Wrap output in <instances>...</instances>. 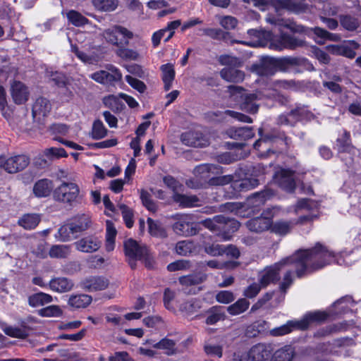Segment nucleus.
<instances>
[{
	"label": "nucleus",
	"mask_w": 361,
	"mask_h": 361,
	"mask_svg": "<svg viewBox=\"0 0 361 361\" xmlns=\"http://www.w3.org/2000/svg\"><path fill=\"white\" fill-rule=\"evenodd\" d=\"M277 71L276 59L265 56L261 60L260 66L257 70V73L261 75H272Z\"/></svg>",
	"instance_id": "nucleus-20"
},
{
	"label": "nucleus",
	"mask_w": 361,
	"mask_h": 361,
	"mask_svg": "<svg viewBox=\"0 0 361 361\" xmlns=\"http://www.w3.org/2000/svg\"><path fill=\"white\" fill-rule=\"evenodd\" d=\"M196 251V246L192 240L179 241L176 245V252L179 255L186 256Z\"/></svg>",
	"instance_id": "nucleus-39"
},
{
	"label": "nucleus",
	"mask_w": 361,
	"mask_h": 361,
	"mask_svg": "<svg viewBox=\"0 0 361 361\" xmlns=\"http://www.w3.org/2000/svg\"><path fill=\"white\" fill-rule=\"evenodd\" d=\"M327 317V314L320 311L308 312L299 320L288 321L286 324L272 329L271 334L274 336H279L289 334L294 329L305 330L312 324L324 321Z\"/></svg>",
	"instance_id": "nucleus-2"
},
{
	"label": "nucleus",
	"mask_w": 361,
	"mask_h": 361,
	"mask_svg": "<svg viewBox=\"0 0 361 361\" xmlns=\"http://www.w3.org/2000/svg\"><path fill=\"white\" fill-rule=\"evenodd\" d=\"M77 233L75 232V229L71 222L61 226L57 232L56 238L59 240L66 242L71 240L73 238H76Z\"/></svg>",
	"instance_id": "nucleus-35"
},
{
	"label": "nucleus",
	"mask_w": 361,
	"mask_h": 361,
	"mask_svg": "<svg viewBox=\"0 0 361 361\" xmlns=\"http://www.w3.org/2000/svg\"><path fill=\"white\" fill-rule=\"evenodd\" d=\"M126 80L133 88L140 93L144 92L147 89L145 84L142 81L130 75H126Z\"/></svg>",
	"instance_id": "nucleus-60"
},
{
	"label": "nucleus",
	"mask_w": 361,
	"mask_h": 361,
	"mask_svg": "<svg viewBox=\"0 0 361 361\" xmlns=\"http://www.w3.org/2000/svg\"><path fill=\"white\" fill-rule=\"evenodd\" d=\"M92 302V298L86 294L73 295L68 299V305L73 308H85Z\"/></svg>",
	"instance_id": "nucleus-31"
},
{
	"label": "nucleus",
	"mask_w": 361,
	"mask_h": 361,
	"mask_svg": "<svg viewBox=\"0 0 361 361\" xmlns=\"http://www.w3.org/2000/svg\"><path fill=\"white\" fill-rule=\"evenodd\" d=\"M172 218L175 221L172 228L177 235L188 237L195 235L198 233V224L193 222L192 215L177 214L173 216Z\"/></svg>",
	"instance_id": "nucleus-4"
},
{
	"label": "nucleus",
	"mask_w": 361,
	"mask_h": 361,
	"mask_svg": "<svg viewBox=\"0 0 361 361\" xmlns=\"http://www.w3.org/2000/svg\"><path fill=\"white\" fill-rule=\"evenodd\" d=\"M51 110L50 102L44 97H39L36 99L32 106V116L34 118H40L46 116Z\"/></svg>",
	"instance_id": "nucleus-21"
},
{
	"label": "nucleus",
	"mask_w": 361,
	"mask_h": 361,
	"mask_svg": "<svg viewBox=\"0 0 361 361\" xmlns=\"http://www.w3.org/2000/svg\"><path fill=\"white\" fill-rule=\"evenodd\" d=\"M305 42L302 39L295 38L290 35L281 33L279 36L274 37L269 44V47L272 49L281 51L285 49H295L298 47H303Z\"/></svg>",
	"instance_id": "nucleus-8"
},
{
	"label": "nucleus",
	"mask_w": 361,
	"mask_h": 361,
	"mask_svg": "<svg viewBox=\"0 0 361 361\" xmlns=\"http://www.w3.org/2000/svg\"><path fill=\"white\" fill-rule=\"evenodd\" d=\"M118 54L126 60H137L140 56L137 51L131 49H121Z\"/></svg>",
	"instance_id": "nucleus-64"
},
{
	"label": "nucleus",
	"mask_w": 361,
	"mask_h": 361,
	"mask_svg": "<svg viewBox=\"0 0 361 361\" xmlns=\"http://www.w3.org/2000/svg\"><path fill=\"white\" fill-rule=\"evenodd\" d=\"M124 250L126 257L130 259L129 263L132 268L135 267V260L146 259L148 255L147 248L132 238L124 242Z\"/></svg>",
	"instance_id": "nucleus-7"
},
{
	"label": "nucleus",
	"mask_w": 361,
	"mask_h": 361,
	"mask_svg": "<svg viewBox=\"0 0 361 361\" xmlns=\"http://www.w3.org/2000/svg\"><path fill=\"white\" fill-rule=\"evenodd\" d=\"M207 276L202 272L195 273L179 278V283L185 286H195L206 281Z\"/></svg>",
	"instance_id": "nucleus-27"
},
{
	"label": "nucleus",
	"mask_w": 361,
	"mask_h": 361,
	"mask_svg": "<svg viewBox=\"0 0 361 361\" xmlns=\"http://www.w3.org/2000/svg\"><path fill=\"white\" fill-rule=\"evenodd\" d=\"M216 18H218L219 23L221 27L226 30H232L237 26L238 20L233 16H216Z\"/></svg>",
	"instance_id": "nucleus-51"
},
{
	"label": "nucleus",
	"mask_w": 361,
	"mask_h": 361,
	"mask_svg": "<svg viewBox=\"0 0 361 361\" xmlns=\"http://www.w3.org/2000/svg\"><path fill=\"white\" fill-rule=\"evenodd\" d=\"M311 30L316 36L321 38L322 39H330L333 41H336L339 38L338 35L329 32L326 30L319 27L312 28Z\"/></svg>",
	"instance_id": "nucleus-53"
},
{
	"label": "nucleus",
	"mask_w": 361,
	"mask_h": 361,
	"mask_svg": "<svg viewBox=\"0 0 361 361\" xmlns=\"http://www.w3.org/2000/svg\"><path fill=\"white\" fill-rule=\"evenodd\" d=\"M94 7L100 11L111 12L116 9L118 0H92Z\"/></svg>",
	"instance_id": "nucleus-37"
},
{
	"label": "nucleus",
	"mask_w": 361,
	"mask_h": 361,
	"mask_svg": "<svg viewBox=\"0 0 361 361\" xmlns=\"http://www.w3.org/2000/svg\"><path fill=\"white\" fill-rule=\"evenodd\" d=\"M118 207L121 211L126 226L128 228H131L133 225V214L132 211L126 205L123 204H119Z\"/></svg>",
	"instance_id": "nucleus-57"
},
{
	"label": "nucleus",
	"mask_w": 361,
	"mask_h": 361,
	"mask_svg": "<svg viewBox=\"0 0 361 361\" xmlns=\"http://www.w3.org/2000/svg\"><path fill=\"white\" fill-rule=\"evenodd\" d=\"M52 189L53 184L51 180L42 179L35 184L33 192L37 197H42L49 195Z\"/></svg>",
	"instance_id": "nucleus-26"
},
{
	"label": "nucleus",
	"mask_w": 361,
	"mask_h": 361,
	"mask_svg": "<svg viewBox=\"0 0 361 361\" xmlns=\"http://www.w3.org/2000/svg\"><path fill=\"white\" fill-rule=\"evenodd\" d=\"M274 195V192L271 189H266L260 192H256L250 195V205L252 207H258L263 205L267 200H269Z\"/></svg>",
	"instance_id": "nucleus-25"
},
{
	"label": "nucleus",
	"mask_w": 361,
	"mask_h": 361,
	"mask_svg": "<svg viewBox=\"0 0 361 361\" xmlns=\"http://www.w3.org/2000/svg\"><path fill=\"white\" fill-rule=\"evenodd\" d=\"M336 259V256L327 247L317 243L310 249L300 250L291 256L266 267L259 273V281L262 286L267 287L280 279V273L286 267L293 265L298 278L306 276Z\"/></svg>",
	"instance_id": "nucleus-1"
},
{
	"label": "nucleus",
	"mask_w": 361,
	"mask_h": 361,
	"mask_svg": "<svg viewBox=\"0 0 361 361\" xmlns=\"http://www.w3.org/2000/svg\"><path fill=\"white\" fill-rule=\"evenodd\" d=\"M164 183L168 188L173 190V194L178 192L183 186L179 181L171 176H165L164 178Z\"/></svg>",
	"instance_id": "nucleus-63"
},
{
	"label": "nucleus",
	"mask_w": 361,
	"mask_h": 361,
	"mask_svg": "<svg viewBox=\"0 0 361 361\" xmlns=\"http://www.w3.org/2000/svg\"><path fill=\"white\" fill-rule=\"evenodd\" d=\"M286 267L285 273L283 274L282 281L279 285V288L282 292L286 293V290L292 285L294 279L293 272L290 269H287Z\"/></svg>",
	"instance_id": "nucleus-46"
},
{
	"label": "nucleus",
	"mask_w": 361,
	"mask_h": 361,
	"mask_svg": "<svg viewBox=\"0 0 361 361\" xmlns=\"http://www.w3.org/2000/svg\"><path fill=\"white\" fill-rule=\"evenodd\" d=\"M270 345L258 343L250 350V360L252 361H264L268 360L271 355Z\"/></svg>",
	"instance_id": "nucleus-18"
},
{
	"label": "nucleus",
	"mask_w": 361,
	"mask_h": 361,
	"mask_svg": "<svg viewBox=\"0 0 361 361\" xmlns=\"http://www.w3.org/2000/svg\"><path fill=\"white\" fill-rule=\"evenodd\" d=\"M90 78L94 81L107 85H114L122 79L120 71L112 65H108L106 70L99 71L91 74Z\"/></svg>",
	"instance_id": "nucleus-9"
},
{
	"label": "nucleus",
	"mask_w": 361,
	"mask_h": 361,
	"mask_svg": "<svg viewBox=\"0 0 361 361\" xmlns=\"http://www.w3.org/2000/svg\"><path fill=\"white\" fill-rule=\"evenodd\" d=\"M44 154L49 159L66 157V152L61 147H51L44 150Z\"/></svg>",
	"instance_id": "nucleus-56"
},
{
	"label": "nucleus",
	"mask_w": 361,
	"mask_h": 361,
	"mask_svg": "<svg viewBox=\"0 0 361 361\" xmlns=\"http://www.w3.org/2000/svg\"><path fill=\"white\" fill-rule=\"evenodd\" d=\"M61 314L60 308L56 305H50L39 310L42 317H57Z\"/></svg>",
	"instance_id": "nucleus-61"
},
{
	"label": "nucleus",
	"mask_w": 361,
	"mask_h": 361,
	"mask_svg": "<svg viewBox=\"0 0 361 361\" xmlns=\"http://www.w3.org/2000/svg\"><path fill=\"white\" fill-rule=\"evenodd\" d=\"M190 262L188 260L180 259L170 263L167 266V269L169 271H175L178 270H187L190 268Z\"/></svg>",
	"instance_id": "nucleus-54"
},
{
	"label": "nucleus",
	"mask_w": 361,
	"mask_h": 361,
	"mask_svg": "<svg viewBox=\"0 0 361 361\" xmlns=\"http://www.w3.org/2000/svg\"><path fill=\"white\" fill-rule=\"evenodd\" d=\"M52 302V297L42 292L31 295L28 298V304L32 307L43 306Z\"/></svg>",
	"instance_id": "nucleus-29"
},
{
	"label": "nucleus",
	"mask_w": 361,
	"mask_h": 361,
	"mask_svg": "<svg viewBox=\"0 0 361 361\" xmlns=\"http://www.w3.org/2000/svg\"><path fill=\"white\" fill-rule=\"evenodd\" d=\"M66 17L72 25L76 27L83 26L88 23V19L79 12L71 10L66 13Z\"/></svg>",
	"instance_id": "nucleus-41"
},
{
	"label": "nucleus",
	"mask_w": 361,
	"mask_h": 361,
	"mask_svg": "<svg viewBox=\"0 0 361 361\" xmlns=\"http://www.w3.org/2000/svg\"><path fill=\"white\" fill-rule=\"evenodd\" d=\"M213 165L201 164L194 169V174L201 179H207L209 178V173L212 171Z\"/></svg>",
	"instance_id": "nucleus-55"
},
{
	"label": "nucleus",
	"mask_w": 361,
	"mask_h": 361,
	"mask_svg": "<svg viewBox=\"0 0 361 361\" xmlns=\"http://www.w3.org/2000/svg\"><path fill=\"white\" fill-rule=\"evenodd\" d=\"M263 213L260 216L253 218L250 220V231L255 232H262L269 229L271 226V219L272 217L271 210L269 209Z\"/></svg>",
	"instance_id": "nucleus-14"
},
{
	"label": "nucleus",
	"mask_w": 361,
	"mask_h": 361,
	"mask_svg": "<svg viewBox=\"0 0 361 361\" xmlns=\"http://www.w3.org/2000/svg\"><path fill=\"white\" fill-rule=\"evenodd\" d=\"M229 92L231 94L233 97H235V99L238 97V95L240 97L243 98L245 100V103L243 104L244 108L246 107L247 105V102L248 99V96L246 94L245 90L243 89L240 86H235V85H231L228 87Z\"/></svg>",
	"instance_id": "nucleus-58"
},
{
	"label": "nucleus",
	"mask_w": 361,
	"mask_h": 361,
	"mask_svg": "<svg viewBox=\"0 0 361 361\" xmlns=\"http://www.w3.org/2000/svg\"><path fill=\"white\" fill-rule=\"evenodd\" d=\"M336 146L339 152L348 151L351 147V140L350 133L345 130L341 138L336 140Z\"/></svg>",
	"instance_id": "nucleus-45"
},
{
	"label": "nucleus",
	"mask_w": 361,
	"mask_h": 361,
	"mask_svg": "<svg viewBox=\"0 0 361 361\" xmlns=\"http://www.w3.org/2000/svg\"><path fill=\"white\" fill-rule=\"evenodd\" d=\"M75 249L81 252L92 253L97 252L102 246V241L96 236L83 237L73 243Z\"/></svg>",
	"instance_id": "nucleus-11"
},
{
	"label": "nucleus",
	"mask_w": 361,
	"mask_h": 361,
	"mask_svg": "<svg viewBox=\"0 0 361 361\" xmlns=\"http://www.w3.org/2000/svg\"><path fill=\"white\" fill-rule=\"evenodd\" d=\"M273 6L277 11L281 9H287L290 11L298 12L300 10V4L297 0H274Z\"/></svg>",
	"instance_id": "nucleus-30"
},
{
	"label": "nucleus",
	"mask_w": 361,
	"mask_h": 361,
	"mask_svg": "<svg viewBox=\"0 0 361 361\" xmlns=\"http://www.w3.org/2000/svg\"><path fill=\"white\" fill-rule=\"evenodd\" d=\"M234 299L233 293L228 290H221L216 295V300L220 303L228 304L233 301Z\"/></svg>",
	"instance_id": "nucleus-62"
},
{
	"label": "nucleus",
	"mask_w": 361,
	"mask_h": 361,
	"mask_svg": "<svg viewBox=\"0 0 361 361\" xmlns=\"http://www.w3.org/2000/svg\"><path fill=\"white\" fill-rule=\"evenodd\" d=\"M160 69L162 72V80L164 83V88L169 90L172 87V82L175 78V71L173 65L171 63H166L161 66Z\"/></svg>",
	"instance_id": "nucleus-28"
},
{
	"label": "nucleus",
	"mask_w": 361,
	"mask_h": 361,
	"mask_svg": "<svg viewBox=\"0 0 361 361\" xmlns=\"http://www.w3.org/2000/svg\"><path fill=\"white\" fill-rule=\"evenodd\" d=\"M116 230L114 224L110 221H106V243L105 248L106 251L111 252L115 247V238L116 236Z\"/></svg>",
	"instance_id": "nucleus-36"
},
{
	"label": "nucleus",
	"mask_w": 361,
	"mask_h": 361,
	"mask_svg": "<svg viewBox=\"0 0 361 361\" xmlns=\"http://www.w3.org/2000/svg\"><path fill=\"white\" fill-rule=\"evenodd\" d=\"M108 285V280L102 276H90L80 283L81 288L88 291L104 290Z\"/></svg>",
	"instance_id": "nucleus-15"
},
{
	"label": "nucleus",
	"mask_w": 361,
	"mask_h": 361,
	"mask_svg": "<svg viewBox=\"0 0 361 361\" xmlns=\"http://www.w3.org/2000/svg\"><path fill=\"white\" fill-rule=\"evenodd\" d=\"M220 225L219 235L225 240H229L231 235L240 227V224L237 220L226 218L224 216V221H221Z\"/></svg>",
	"instance_id": "nucleus-16"
},
{
	"label": "nucleus",
	"mask_w": 361,
	"mask_h": 361,
	"mask_svg": "<svg viewBox=\"0 0 361 361\" xmlns=\"http://www.w3.org/2000/svg\"><path fill=\"white\" fill-rule=\"evenodd\" d=\"M107 130L102 122L99 120L95 121L93 123L92 135L95 140H99L106 136Z\"/></svg>",
	"instance_id": "nucleus-50"
},
{
	"label": "nucleus",
	"mask_w": 361,
	"mask_h": 361,
	"mask_svg": "<svg viewBox=\"0 0 361 361\" xmlns=\"http://www.w3.org/2000/svg\"><path fill=\"white\" fill-rule=\"evenodd\" d=\"M289 116H293L296 120L310 119L313 115L305 106H297L295 109L291 110Z\"/></svg>",
	"instance_id": "nucleus-48"
},
{
	"label": "nucleus",
	"mask_w": 361,
	"mask_h": 361,
	"mask_svg": "<svg viewBox=\"0 0 361 361\" xmlns=\"http://www.w3.org/2000/svg\"><path fill=\"white\" fill-rule=\"evenodd\" d=\"M157 349H162L166 350L167 355H173L176 353V342L171 339L163 338L159 342L153 345Z\"/></svg>",
	"instance_id": "nucleus-44"
},
{
	"label": "nucleus",
	"mask_w": 361,
	"mask_h": 361,
	"mask_svg": "<svg viewBox=\"0 0 361 361\" xmlns=\"http://www.w3.org/2000/svg\"><path fill=\"white\" fill-rule=\"evenodd\" d=\"M11 94L16 104H25L29 99L30 92L27 87L20 81H13L11 85Z\"/></svg>",
	"instance_id": "nucleus-13"
},
{
	"label": "nucleus",
	"mask_w": 361,
	"mask_h": 361,
	"mask_svg": "<svg viewBox=\"0 0 361 361\" xmlns=\"http://www.w3.org/2000/svg\"><path fill=\"white\" fill-rule=\"evenodd\" d=\"M140 198L143 205L149 211H156L157 207L155 203L151 199L149 193L144 190L140 192Z\"/></svg>",
	"instance_id": "nucleus-59"
},
{
	"label": "nucleus",
	"mask_w": 361,
	"mask_h": 361,
	"mask_svg": "<svg viewBox=\"0 0 361 361\" xmlns=\"http://www.w3.org/2000/svg\"><path fill=\"white\" fill-rule=\"evenodd\" d=\"M180 140L183 144L195 147H202L206 145L202 134L197 131H188L182 133Z\"/></svg>",
	"instance_id": "nucleus-19"
},
{
	"label": "nucleus",
	"mask_w": 361,
	"mask_h": 361,
	"mask_svg": "<svg viewBox=\"0 0 361 361\" xmlns=\"http://www.w3.org/2000/svg\"><path fill=\"white\" fill-rule=\"evenodd\" d=\"M71 246L68 245H54L49 251L51 258H66L71 253Z\"/></svg>",
	"instance_id": "nucleus-38"
},
{
	"label": "nucleus",
	"mask_w": 361,
	"mask_h": 361,
	"mask_svg": "<svg viewBox=\"0 0 361 361\" xmlns=\"http://www.w3.org/2000/svg\"><path fill=\"white\" fill-rule=\"evenodd\" d=\"M133 36V32L121 25H114L102 32V37L106 42L116 47L128 45Z\"/></svg>",
	"instance_id": "nucleus-5"
},
{
	"label": "nucleus",
	"mask_w": 361,
	"mask_h": 361,
	"mask_svg": "<svg viewBox=\"0 0 361 361\" xmlns=\"http://www.w3.org/2000/svg\"><path fill=\"white\" fill-rule=\"evenodd\" d=\"M294 172L290 169H281L276 173L275 181L283 190L293 192L295 188V182L293 177Z\"/></svg>",
	"instance_id": "nucleus-12"
},
{
	"label": "nucleus",
	"mask_w": 361,
	"mask_h": 361,
	"mask_svg": "<svg viewBox=\"0 0 361 361\" xmlns=\"http://www.w3.org/2000/svg\"><path fill=\"white\" fill-rule=\"evenodd\" d=\"M173 201L182 207H192L199 206L200 200L195 195H185L175 192L172 197Z\"/></svg>",
	"instance_id": "nucleus-24"
},
{
	"label": "nucleus",
	"mask_w": 361,
	"mask_h": 361,
	"mask_svg": "<svg viewBox=\"0 0 361 361\" xmlns=\"http://www.w3.org/2000/svg\"><path fill=\"white\" fill-rule=\"evenodd\" d=\"M294 224L292 221H278L274 224H271V231L277 235H285L289 233L293 226Z\"/></svg>",
	"instance_id": "nucleus-32"
},
{
	"label": "nucleus",
	"mask_w": 361,
	"mask_h": 361,
	"mask_svg": "<svg viewBox=\"0 0 361 361\" xmlns=\"http://www.w3.org/2000/svg\"><path fill=\"white\" fill-rule=\"evenodd\" d=\"M39 221L40 217L39 215L36 214H27L18 220V224L25 229L31 230L35 228Z\"/></svg>",
	"instance_id": "nucleus-34"
},
{
	"label": "nucleus",
	"mask_w": 361,
	"mask_h": 361,
	"mask_svg": "<svg viewBox=\"0 0 361 361\" xmlns=\"http://www.w3.org/2000/svg\"><path fill=\"white\" fill-rule=\"evenodd\" d=\"M221 221H224L223 215L215 216L213 219H207L201 221V224L208 229L212 231L219 232V226Z\"/></svg>",
	"instance_id": "nucleus-47"
},
{
	"label": "nucleus",
	"mask_w": 361,
	"mask_h": 361,
	"mask_svg": "<svg viewBox=\"0 0 361 361\" xmlns=\"http://www.w3.org/2000/svg\"><path fill=\"white\" fill-rule=\"evenodd\" d=\"M229 136L236 140L246 141L248 138V128H239L237 129H231L228 131Z\"/></svg>",
	"instance_id": "nucleus-52"
},
{
	"label": "nucleus",
	"mask_w": 361,
	"mask_h": 361,
	"mask_svg": "<svg viewBox=\"0 0 361 361\" xmlns=\"http://www.w3.org/2000/svg\"><path fill=\"white\" fill-rule=\"evenodd\" d=\"M233 147L239 148L238 152H228L223 153L217 157V160L219 163L224 164H229L235 161H237L243 157L245 154L243 153L241 148L245 145V142H233L231 144Z\"/></svg>",
	"instance_id": "nucleus-17"
},
{
	"label": "nucleus",
	"mask_w": 361,
	"mask_h": 361,
	"mask_svg": "<svg viewBox=\"0 0 361 361\" xmlns=\"http://www.w3.org/2000/svg\"><path fill=\"white\" fill-rule=\"evenodd\" d=\"M70 222L77 234L86 231L91 226V220L90 216L85 214L75 216L71 219Z\"/></svg>",
	"instance_id": "nucleus-23"
},
{
	"label": "nucleus",
	"mask_w": 361,
	"mask_h": 361,
	"mask_svg": "<svg viewBox=\"0 0 361 361\" xmlns=\"http://www.w3.org/2000/svg\"><path fill=\"white\" fill-rule=\"evenodd\" d=\"M340 23L343 27L348 31H354L360 26L358 19L348 15L341 16Z\"/></svg>",
	"instance_id": "nucleus-43"
},
{
	"label": "nucleus",
	"mask_w": 361,
	"mask_h": 361,
	"mask_svg": "<svg viewBox=\"0 0 361 361\" xmlns=\"http://www.w3.org/2000/svg\"><path fill=\"white\" fill-rule=\"evenodd\" d=\"M295 350L290 345H286L276 350L274 353L275 361H291L294 357Z\"/></svg>",
	"instance_id": "nucleus-40"
},
{
	"label": "nucleus",
	"mask_w": 361,
	"mask_h": 361,
	"mask_svg": "<svg viewBox=\"0 0 361 361\" xmlns=\"http://www.w3.org/2000/svg\"><path fill=\"white\" fill-rule=\"evenodd\" d=\"M201 301L197 298H192L180 305V310L189 316L197 312L201 308Z\"/></svg>",
	"instance_id": "nucleus-33"
},
{
	"label": "nucleus",
	"mask_w": 361,
	"mask_h": 361,
	"mask_svg": "<svg viewBox=\"0 0 361 361\" xmlns=\"http://www.w3.org/2000/svg\"><path fill=\"white\" fill-rule=\"evenodd\" d=\"M80 189L75 183L63 182L54 192L56 200L63 203H71L77 200Z\"/></svg>",
	"instance_id": "nucleus-6"
},
{
	"label": "nucleus",
	"mask_w": 361,
	"mask_h": 361,
	"mask_svg": "<svg viewBox=\"0 0 361 361\" xmlns=\"http://www.w3.org/2000/svg\"><path fill=\"white\" fill-rule=\"evenodd\" d=\"M49 288L58 293L70 291L73 287V283L67 278L59 277L53 279L49 283Z\"/></svg>",
	"instance_id": "nucleus-22"
},
{
	"label": "nucleus",
	"mask_w": 361,
	"mask_h": 361,
	"mask_svg": "<svg viewBox=\"0 0 361 361\" xmlns=\"http://www.w3.org/2000/svg\"><path fill=\"white\" fill-rule=\"evenodd\" d=\"M219 63L226 66L220 71V75L224 80L229 82H240L244 80L245 73L237 68L241 65L239 59L229 55H223L219 57Z\"/></svg>",
	"instance_id": "nucleus-3"
},
{
	"label": "nucleus",
	"mask_w": 361,
	"mask_h": 361,
	"mask_svg": "<svg viewBox=\"0 0 361 361\" xmlns=\"http://www.w3.org/2000/svg\"><path fill=\"white\" fill-rule=\"evenodd\" d=\"M147 224L149 233L152 235L159 238H165L166 236L165 230L156 222H154L152 219H148Z\"/></svg>",
	"instance_id": "nucleus-49"
},
{
	"label": "nucleus",
	"mask_w": 361,
	"mask_h": 361,
	"mask_svg": "<svg viewBox=\"0 0 361 361\" xmlns=\"http://www.w3.org/2000/svg\"><path fill=\"white\" fill-rule=\"evenodd\" d=\"M248 308V302L245 298L238 300L235 303L227 307L228 312L231 315H238Z\"/></svg>",
	"instance_id": "nucleus-42"
},
{
	"label": "nucleus",
	"mask_w": 361,
	"mask_h": 361,
	"mask_svg": "<svg viewBox=\"0 0 361 361\" xmlns=\"http://www.w3.org/2000/svg\"><path fill=\"white\" fill-rule=\"evenodd\" d=\"M4 170L9 173H17L25 169L30 164V158L24 154L6 159L3 157Z\"/></svg>",
	"instance_id": "nucleus-10"
}]
</instances>
